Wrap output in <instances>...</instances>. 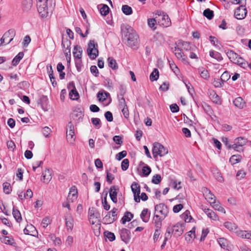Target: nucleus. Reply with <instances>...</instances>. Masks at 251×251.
<instances>
[{"mask_svg": "<svg viewBox=\"0 0 251 251\" xmlns=\"http://www.w3.org/2000/svg\"><path fill=\"white\" fill-rule=\"evenodd\" d=\"M101 5H98V8H100ZM102 7L100 8V11L102 16H106L109 11V8L106 4H102Z\"/></svg>", "mask_w": 251, "mask_h": 251, "instance_id": "e433bc0d", "label": "nucleus"}, {"mask_svg": "<svg viewBox=\"0 0 251 251\" xmlns=\"http://www.w3.org/2000/svg\"><path fill=\"white\" fill-rule=\"evenodd\" d=\"M24 53L23 52H20L13 59L12 64L13 66H16L17 65L20 60L23 58Z\"/></svg>", "mask_w": 251, "mask_h": 251, "instance_id": "c756f323", "label": "nucleus"}, {"mask_svg": "<svg viewBox=\"0 0 251 251\" xmlns=\"http://www.w3.org/2000/svg\"><path fill=\"white\" fill-rule=\"evenodd\" d=\"M154 223L161 225L162 222L167 217L169 213V208L165 204L161 203L154 206Z\"/></svg>", "mask_w": 251, "mask_h": 251, "instance_id": "f03ea898", "label": "nucleus"}, {"mask_svg": "<svg viewBox=\"0 0 251 251\" xmlns=\"http://www.w3.org/2000/svg\"><path fill=\"white\" fill-rule=\"evenodd\" d=\"M42 176L44 182L47 183H49L52 178L51 171L49 169H46L45 171L43 172Z\"/></svg>", "mask_w": 251, "mask_h": 251, "instance_id": "b1692460", "label": "nucleus"}, {"mask_svg": "<svg viewBox=\"0 0 251 251\" xmlns=\"http://www.w3.org/2000/svg\"><path fill=\"white\" fill-rule=\"evenodd\" d=\"M129 166V160L128 159H124L121 163V168L123 171H126Z\"/></svg>", "mask_w": 251, "mask_h": 251, "instance_id": "69168bd1", "label": "nucleus"}, {"mask_svg": "<svg viewBox=\"0 0 251 251\" xmlns=\"http://www.w3.org/2000/svg\"><path fill=\"white\" fill-rule=\"evenodd\" d=\"M154 225H155V232L153 235V240H154V242H155L158 240V238H159V236L160 235V229L162 225H159V224L157 225L156 224H154Z\"/></svg>", "mask_w": 251, "mask_h": 251, "instance_id": "58836bf2", "label": "nucleus"}, {"mask_svg": "<svg viewBox=\"0 0 251 251\" xmlns=\"http://www.w3.org/2000/svg\"><path fill=\"white\" fill-rule=\"evenodd\" d=\"M240 160L239 155H233L230 158L229 162L231 164L234 165L239 162Z\"/></svg>", "mask_w": 251, "mask_h": 251, "instance_id": "052dcab7", "label": "nucleus"}, {"mask_svg": "<svg viewBox=\"0 0 251 251\" xmlns=\"http://www.w3.org/2000/svg\"><path fill=\"white\" fill-rule=\"evenodd\" d=\"M203 210L204 212L207 215V216L210 219L213 220H216L217 219V215L212 210L205 208L203 209Z\"/></svg>", "mask_w": 251, "mask_h": 251, "instance_id": "a878e982", "label": "nucleus"}, {"mask_svg": "<svg viewBox=\"0 0 251 251\" xmlns=\"http://www.w3.org/2000/svg\"><path fill=\"white\" fill-rule=\"evenodd\" d=\"M226 54L228 57L229 58V59L231 61L233 60L234 62L236 61V60L239 56V55L237 53H236V52L231 50H228L226 52Z\"/></svg>", "mask_w": 251, "mask_h": 251, "instance_id": "cd10ccee", "label": "nucleus"}, {"mask_svg": "<svg viewBox=\"0 0 251 251\" xmlns=\"http://www.w3.org/2000/svg\"><path fill=\"white\" fill-rule=\"evenodd\" d=\"M131 191L134 195V200L136 202H140V186L133 182L131 185Z\"/></svg>", "mask_w": 251, "mask_h": 251, "instance_id": "9d476101", "label": "nucleus"}, {"mask_svg": "<svg viewBox=\"0 0 251 251\" xmlns=\"http://www.w3.org/2000/svg\"><path fill=\"white\" fill-rule=\"evenodd\" d=\"M210 202L213 204V207L214 208L215 210H218L224 213H226L225 209L220 205L218 201H210Z\"/></svg>", "mask_w": 251, "mask_h": 251, "instance_id": "37998d69", "label": "nucleus"}, {"mask_svg": "<svg viewBox=\"0 0 251 251\" xmlns=\"http://www.w3.org/2000/svg\"><path fill=\"white\" fill-rule=\"evenodd\" d=\"M230 77V75H229V73L227 71H225L221 76L220 80L222 82V83L224 84V82L227 81Z\"/></svg>", "mask_w": 251, "mask_h": 251, "instance_id": "864d4df0", "label": "nucleus"}, {"mask_svg": "<svg viewBox=\"0 0 251 251\" xmlns=\"http://www.w3.org/2000/svg\"><path fill=\"white\" fill-rule=\"evenodd\" d=\"M184 227V223H178L176 225L171 226L172 232L176 237L180 236L183 233Z\"/></svg>", "mask_w": 251, "mask_h": 251, "instance_id": "1a4fd4ad", "label": "nucleus"}, {"mask_svg": "<svg viewBox=\"0 0 251 251\" xmlns=\"http://www.w3.org/2000/svg\"><path fill=\"white\" fill-rule=\"evenodd\" d=\"M16 35V31L14 29H9L3 35L4 38L7 41L5 44H9L14 39Z\"/></svg>", "mask_w": 251, "mask_h": 251, "instance_id": "ddd939ff", "label": "nucleus"}, {"mask_svg": "<svg viewBox=\"0 0 251 251\" xmlns=\"http://www.w3.org/2000/svg\"><path fill=\"white\" fill-rule=\"evenodd\" d=\"M127 152L126 151H123L120 152H119L116 155V159L118 160H121L123 158L126 156Z\"/></svg>", "mask_w": 251, "mask_h": 251, "instance_id": "338daca9", "label": "nucleus"}, {"mask_svg": "<svg viewBox=\"0 0 251 251\" xmlns=\"http://www.w3.org/2000/svg\"><path fill=\"white\" fill-rule=\"evenodd\" d=\"M83 116V113L81 111H74L71 115V117L74 120H77Z\"/></svg>", "mask_w": 251, "mask_h": 251, "instance_id": "c03bdc74", "label": "nucleus"}, {"mask_svg": "<svg viewBox=\"0 0 251 251\" xmlns=\"http://www.w3.org/2000/svg\"><path fill=\"white\" fill-rule=\"evenodd\" d=\"M88 214L90 223L92 225L99 222V220L100 218V214L95 208L92 207L89 208Z\"/></svg>", "mask_w": 251, "mask_h": 251, "instance_id": "6e6552de", "label": "nucleus"}, {"mask_svg": "<svg viewBox=\"0 0 251 251\" xmlns=\"http://www.w3.org/2000/svg\"><path fill=\"white\" fill-rule=\"evenodd\" d=\"M52 0H37V7L38 11L42 18H46L48 16L49 7H51V3L49 6V2Z\"/></svg>", "mask_w": 251, "mask_h": 251, "instance_id": "7ed1b4c3", "label": "nucleus"}, {"mask_svg": "<svg viewBox=\"0 0 251 251\" xmlns=\"http://www.w3.org/2000/svg\"><path fill=\"white\" fill-rule=\"evenodd\" d=\"M3 192L6 194H9L10 193L11 191V187L10 186V184L8 182H4L3 183Z\"/></svg>", "mask_w": 251, "mask_h": 251, "instance_id": "4d7b16f0", "label": "nucleus"}, {"mask_svg": "<svg viewBox=\"0 0 251 251\" xmlns=\"http://www.w3.org/2000/svg\"><path fill=\"white\" fill-rule=\"evenodd\" d=\"M161 181V176L159 174H156L152 176L151 182L153 184H158Z\"/></svg>", "mask_w": 251, "mask_h": 251, "instance_id": "680f3d73", "label": "nucleus"}, {"mask_svg": "<svg viewBox=\"0 0 251 251\" xmlns=\"http://www.w3.org/2000/svg\"><path fill=\"white\" fill-rule=\"evenodd\" d=\"M25 234L29 235L36 237L38 235V232L36 228L32 225L27 226L24 229Z\"/></svg>", "mask_w": 251, "mask_h": 251, "instance_id": "4468645a", "label": "nucleus"}, {"mask_svg": "<svg viewBox=\"0 0 251 251\" xmlns=\"http://www.w3.org/2000/svg\"><path fill=\"white\" fill-rule=\"evenodd\" d=\"M77 190L75 187H72L70 188V192L68 196L67 200L70 201L71 199V202L77 198Z\"/></svg>", "mask_w": 251, "mask_h": 251, "instance_id": "412c9836", "label": "nucleus"}, {"mask_svg": "<svg viewBox=\"0 0 251 251\" xmlns=\"http://www.w3.org/2000/svg\"><path fill=\"white\" fill-rule=\"evenodd\" d=\"M152 152L153 157L155 158L158 155L164 156L168 153V150L159 143L155 142L153 145Z\"/></svg>", "mask_w": 251, "mask_h": 251, "instance_id": "20e7f679", "label": "nucleus"}, {"mask_svg": "<svg viewBox=\"0 0 251 251\" xmlns=\"http://www.w3.org/2000/svg\"><path fill=\"white\" fill-rule=\"evenodd\" d=\"M91 122L93 125H94L96 128L99 129L100 128L101 125L100 120L99 118H92L91 119Z\"/></svg>", "mask_w": 251, "mask_h": 251, "instance_id": "3c124183", "label": "nucleus"}, {"mask_svg": "<svg viewBox=\"0 0 251 251\" xmlns=\"http://www.w3.org/2000/svg\"><path fill=\"white\" fill-rule=\"evenodd\" d=\"M12 214L13 217H14V218L18 223H20L22 221V218L21 216V213L19 210L15 208V207H13Z\"/></svg>", "mask_w": 251, "mask_h": 251, "instance_id": "2f4dec72", "label": "nucleus"}, {"mask_svg": "<svg viewBox=\"0 0 251 251\" xmlns=\"http://www.w3.org/2000/svg\"><path fill=\"white\" fill-rule=\"evenodd\" d=\"M0 241L2 243L5 244H8L13 246H15L16 245V243L15 242L14 239L10 238L8 236H2L1 237H0Z\"/></svg>", "mask_w": 251, "mask_h": 251, "instance_id": "393cba45", "label": "nucleus"}, {"mask_svg": "<svg viewBox=\"0 0 251 251\" xmlns=\"http://www.w3.org/2000/svg\"><path fill=\"white\" fill-rule=\"evenodd\" d=\"M182 218L184 220L185 222H190L192 217L190 215V212L188 210L185 211L182 214Z\"/></svg>", "mask_w": 251, "mask_h": 251, "instance_id": "bf43d9fd", "label": "nucleus"}, {"mask_svg": "<svg viewBox=\"0 0 251 251\" xmlns=\"http://www.w3.org/2000/svg\"><path fill=\"white\" fill-rule=\"evenodd\" d=\"M224 226L229 231H234L237 227V226L234 223L230 222H226L224 223Z\"/></svg>", "mask_w": 251, "mask_h": 251, "instance_id": "a18cd8bd", "label": "nucleus"}, {"mask_svg": "<svg viewBox=\"0 0 251 251\" xmlns=\"http://www.w3.org/2000/svg\"><path fill=\"white\" fill-rule=\"evenodd\" d=\"M204 195H205V198L206 199L210 201L213 200V201H216L215 196L211 192L209 189L205 188L204 190Z\"/></svg>", "mask_w": 251, "mask_h": 251, "instance_id": "72a5a7b5", "label": "nucleus"}, {"mask_svg": "<svg viewBox=\"0 0 251 251\" xmlns=\"http://www.w3.org/2000/svg\"><path fill=\"white\" fill-rule=\"evenodd\" d=\"M174 51H175V55L177 58H182V60H185V59L183 58V57L185 56V55H184V53L182 52L181 50L179 48L175 47Z\"/></svg>", "mask_w": 251, "mask_h": 251, "instance_id": "8fccbe9b", "label": "nucleus"}, {"mask_svg": "<svg viewBox=\"0 0 251 251\" xmlns=\"http://www.w3.org/2000/svg\"><path fill=\"white\" fill-rule=\"evenodd\" d=\"M133 217V215L130 212L126 211L125 212L124 216L121 219V222L123 224H125L126 222H129L131 218Z\"/></svg>", "mask_w": 251, "mask_h": 251, "instance_id": "c85d7f7f", "label": "nucleus"}, {"mask_svg": "<svg viewBox=\"0 0 251 251\" xmlns=\"http://www.w3.org/2000/svg\"><path fill=\"white\" fill-rule=\"evenodd\" d=\"M82 50L80 46L76 45L74 47L73 54L75 59H81L82 57Z\"/></svg>", "mask_w": 251, "mask_h": 251, "instance_id": "f3484780", "label": "nucleus"}, {"mask_svg": "<svg viewBox=\"0 0 251 251\" xmlns=\"http://www.w3.org/2000/svg\"><path fill=\"white\" fill-rule=\"evenodd\" d=\"M220 246L224 249H227L228 246V242L225 238H220L218 240Z\"/></svg>", "mask_w": 251, "mask_h": 251, "instance_id": "4c0bfd02", "label": "nucleus"}, {"mask_svg": "<svg viewBox=\"0 0 251 251\" xmlns=\"http://www.w3.org/2000/svg\"><path fill=\"white\" fill-rule=\"evenodd\" d=\"M119 101V106L120 108L127 106L123 94H121L120 96H118Z\"/></svg>", "mask_w": 251, "mask_h": 251, "instance_id": "e2e57ef3", "label": "nucleus"}, {"mask_svg": "<svg viewBox=\"0 0 251 251\" xmlns=\"http://www.w3.org/2000/svg\"><path fill=\"white\" fill-rule=\"evenodd\" d=\"M156 17L157 18V23L163 27H168L171 25V20L168 15L161 11H158L156 13Z\"/></svg>", "mask_w": 251, "mask_h": 251, "instance_id": "39448f33", "label": "nucleus"}, {"mask_svg": "<svg viewBox=\"0 0 251 251\" xmlns=\"http://www.w3.org/2000/svg\"><path fill=\"white\" fill-rule=\"evenodd\" d=\"M234 105L240 109L243 108L245 105L246 103L241 97H238L233 100Z\"/></svg>", "mask_w": 251, "mask_h": 251, "instance_id": "4be33fe9", "label": "nucleus"}, {"mask_svg": "<svg viewBox=\"0 0 251 251\" xmlns=\"http://www.w3.org/2000/svg\"><path fill=\"white\" fill-rule=\"evenodd\" d=\"M87 52L89 56L92 59H95L99 54L98 45L94 40H90L88 45Z\"/></svg>", "mask_w": 251, "mask_h": 251, "instance_id": "423d86ee", "label": "nucleus"}, {"mask_svg": "<svg viewBox=\"0 0 251 251\" xmlns=\"http://www.w3.org/2000/svg\"><path fill=\"white\" fill-rule=\"evenodd\" d=\"M173 234L172 231L171 226H168L166 229V232L164 235V240L168 241V240L171 237V234Z\"/></svg>", "mask_w": 251, "mask_h": 251, "instance_id": "13d9d810", "label": "nucleus"}, {"mask_svg": "<svg viewBox=\"0 0 251 251\" xmlns=\"http://www.w3.org/2000/svg\"><path fill=\"white\" fill-rule=\"evenodd\" d=\"M110 211L107 213V214L105 216L103 220L108 224H111L115 222L117 218H112L110 217Z\"/></svg>", "mask_w": 251, "mask_h": 251, "instance_id": "6e6d98bb", "label": "nucleus"}, {"mask_svg": "<svg viewBox=\"0 0 251 251\" xmlns=\"http://www.w3.org/2000/svg\"><path fill=\"white\" fill-rule=\"evenodd\" d=\"M32 6V0H23L22 2V8L24 11L27 12Z\"/></svg>", "mask_w": 251, "mask_h": 251, "instance_id": "6ab92c4d", "label": "nucleus"}, {"mask_svg": "<svg viewBox=\"0 0 251 251\" xmlns=\"http://www.w3.org/2000/svg\"><path fill=\"white\" fill-rule=\"evenodd\" d=\"M247 143V140L242 137L236 138L234 140V144L239 146H243Z\"/></svg>", "mask_w": 251, "mask_h": 251, "instance_id": "ea45409f", "label": "nucleus"}, {"mask_svg": "<svg viewBox=\"0 0 251 251\" xmlns=\"http://www.w3.org/2000/svg\"><path fill=\"white\" fill-rule=\"evenodd\" d=\"M119 232L121 240L126 244H128L130 239V231L126 228H123Z\"/></svg>", "mask_w": 251, "mask_h": 251, "instance_id": "f8f14e48", "label": "nucleus"}, {"mask_svg": "<svg viewBox=\"0 0 251 251\" xmlns=\"http://www.w3.org/2000/svg\"><path fill=\"white\" fill-rule=\"evenodd\" d=\"M212 173L214 176L215 178L220 182H222L224 181V178L221 176V173L217 170H214L212 171Z\"/></svg>", "mask_w": 251, "mask_h": 251, "instance_id": "603ef678", "label": "nucleus"}, {"mask_svg": "<svg viewBox=\"0 0 251 251\" xmlns=\"http://www.w3.org/2000/svg\"><path fill=\"white\" fill-rule=\"evenodd\" d=\"M237 235L242 238L251 239V231L248 232L246 230L237 231Z\"/></svg>", "mask_w": 251, "mask_h": 251, "instance_id": "bb28decb", "label": "nucleus"}, {"mask_svg": "<svg viewBox=\"0 0 251 251\" xmlns=\"http://www.w3.org/2000/svg\"><path fill=\"white\" fill-rule=\"evenodd\" d=\"M210 98L211 100L218 104H221L220 97L214 92H212L210 93Z\"/></svg>", "mask_w": 251, "mask_h": 251, "instance_id": "473e14b6", "label": "nucleus"}, {"mask_svg": "<svg viewBox=\"0 0 251 251\" xmlns=\"http://www.w3.org/2000/svg\"><path fill=\"white\" fill-rule=\"evenodd\" d=\"M66 137L68 142L73 144L75 139V127L72 122H70L66 127Z\"/></svg>", "mask_w": 251, "mask_h": 251, "instance_id": "0eeeda50", "label": "nucleus"}, {"mask_svg": "<svg viewBox=\"0 0 251 251\" xmlns=\"http://www.w3.org/2000/svg\"><path fill=\"white\" fill-rule=\"evenodd\" d=\"M151 171V168L147 165L143 167L142 173L145 176H148L150 174Z\"/></svg>", "mask_w": 251, "mask_h": 251, "instance_id": "0e129e2a", "label": "nucleus"}, {"mask_svg": "<svg viewBox=\"0 0 251 251\" xmlns=\"http://www.w3.org/2000/svg\"><path fill=\"white\" fill-rule=\"evenodd\" d=\"M69 85L72 86L73 87V89L69 93L70 98L73 100H77L79 98V94L75 88L74 82H70L69 83Z\"/></svg>", "mask_w": 251, "mask_h": 251, "instance_id": "2eb2a0df", "label": "nucleus"}, {"mask_svg": "<svg viewBox=\"0 0 251 251\" xmlns=\"http://www.w3.org/2000/svg\"><path fill=\"white\" fill-rule=\"evenodd\" d=\"M104 117L108 122H111L113 121V117L112 113L110 111H106L104 113Z\"/></svg>", "mask_w": 251, "mask_h": 251, "instance_id": "774afa93", "label": "nucleus"}, {"mask_svg": "<svg viewBox=\"0 0 251 251\" xmlns=\"http://www.w3.org/2000/svg\"><path fill=\"white\" fill-rule=\"evenodd\" d=\"M150 215L151 213L149 212L148 209L144 208L140 214V217L144 222L147 223L150 220Z\"/></svg>", "mask_w": 251, "mask_h": 251, "instance_id": "aec40b11", "label": "nucleus"}, {"mask_svg": "<svg viewBox=\"0 0 251 251\" xmlns=\"http://www.w3.org/2000/svg\"><path fill=\"white\" fill-rule=\"evenodd\" d=\"M209 55L211 57L215 58L218 61H221L223 59L221 54L217 51L211 50L209 52Z\"/></svg>", "mask_w": 251, "mask_h": 251, "instance_id": "f704fd0d", "label": "nucleus"}, {"mask_svg": "<svg viewBox=\"0 0 251 251\" xmlns=\"http://www.w3.org/2000/svg\"><path fill=\"white\" fill-rule=\"evenodd\" d=\"M159 77V71L157 69H154L153 72L151 73L150 78L151 81H155Z\"/></svg>", "mask_w": 251, "mask_h": 251, "instance_id": "de8ad7c7", "label": "nucleus"}, {"mask_svg": "<svg viewBox=\"0 0 251 251\" xmlns=\"http://www.w3.org/2000/svg\"><path fill=\"white\" fill-rule=\"evenodd\" d=\"M157 23V18L156 16L154 18L149 19L148 20V25L153 30H155L156 29L155 25Z\"/></svg>", "mask_w": 251, "mask_h": 251, "instance_id": "a19ab883", "label": "nucleus"}, {"mask_svg": "<svg viewBox=\"0 0 251 251\" xmlns=\"http://www.w3.org/2000/svg\"><path fill=\"white\" fill-rule=\"evenodd\" d=\"M104 236L107 238L110 241H113L115 240V236L114 234L110 231H106L104 232Z\"/></svg>", "mask_w": 251, "mask_h": 251, "instance_id": "5fc2aeb1", "label": "nucleus"}, {"mask_svg": "<svg viewBox=\"0 0 251 251\" xmlns=\"http://www.w3.org/2000/svg\"><path fill=\"white\" fill-rule=\"evenodd\" d=\"M247 14V10L243 5L238 7L234 12L235 17L239 20L244 19Z\"/></svg>", "mask_w": 251, "mask_h": 251, "instance_id": "9b49d317", "label": "nucleus"}, {"mask_svg": "<svg viewBox=\"0 0 251 251\" xmlns=\"http://www.w3.org/2000/svg\"><path fill=\"white\" fill-rule=\"evenodd\" d=\"M71 41L67 38H62L61 45L65 49H71Z\"/></svg>", "mask_w": 251, "mask_h": 251, "instance_id": "09e8293b", "label": "nucleus"}, {"mask_svg": "<svg viewBox=\"0 0 251 251\" xmlns=\"http://www.w3.org/2000/svg\"><path fill=\"white\" fill-rule=\"evenodd\" d=\"M199 73L200 74L201 76L205 79H208L210 75L207 70L204 69L203 68H200L198 69Z\"/></svg>", "mask_w": 251, "mask_h": 251, "instance_id": "7c9ffc66", "label": "nucleus"}, {"mask_svg": "<svg viewBox=\"0 0 251 251\" xmlns=\"http://www.w3.org/2000/svg\"><path fill=\"white\" fill-rule=\"evenodd\" d=\"M122 12L126 15H130L132 12V8L128 5H124L122 7Z\"/></svg>", "mask_w": 251, "mask_h": 251, "instance_id": "49530a36", "label": "nucleus"}, {"mask_svg": "<svg viewBox=\"0 0 251 251\" xmlns=\"http://www.w3.org/2000/svg\"><path fill=\"white\" fill-rule=\"evenodd\" d=\"M117 190H118V188H117L115 186H111L110 189L109 196L111 201L114 203L117 202Z\"/></svg>", "mask_w": 251, "mask_h": 251, "instance_id": "dca6fc26", "label": "nucleus"}, {"mask_svg": "<svg viewBox=\"0 0 251 251\" xmlns=\"http://www.w3.org/2000/svg\"><path fill=\"white\" fill-rule=\"evenodd\" d=\"M121 31L124 35L123 40L125 41V44L134 49H137L139 37L133 28L126 25L121 27Z\"/></svg>", "mask_w": 251, "mask_h": 251, "instance_id": "f257e3e1", "label": "nucleus"}, {"mask_svg": "<svg viewBox=\"0 0 251 251\" xmlns=\"http://www.w3.org/2000/svg\"><path fill=\"white\" fill-rule=\"evenodd\" d=\"M178 44L181 46L183 50L187 51L193 50L194 49L196 48L195 46L187 42L180 41L179 42Z\"/></svg>", "mask_w": 251, "mask_h": 251, "instance_id": "a211bd4d", "label": "nucleus"}, {"mask_svg": "<svg viewBox=\"0 0 251 251\" xmlns=\"http://www.w3.org/2000/svg\"><path fill=\"white\" fill-rule=\"evenodd\" d=\"M108 66L113 70H117L118 68V66L116 61L112 57H108L107 59Z\"/></svg>", "mask_w": 251, "mask_h": 251, "instance_id": "c9c22d12", "label": "nucleus"}, {"mask_svg": "<svg viewBox=\"0 0 251 251\" xmlns=\"http://www.w3.org/2000/svg\"><path fill=\"white\" fill-rule=\"evenodd\" d=\"M203 15L208 20H211L214 17V12L209 8H207L203 11Z\"/></svg>", "mask_w": 251, "mask_h": 251, "instance_id": "79ce46f5", "label": "nucleus"}, {"mask_svg": "<svg viewBox=\"0 0 251 251\" xmlns=\"http://www.w3.org/2000/svg\"><path fill=\"white\" fill-rule=\"evenodd\" d=\"M65 224L67 230L72 231L74 227V219L72 216L66 217Z\"/></svg>", "mask_w": 251, "mask_h": 251, "instance_id": "5701e85b", "label": "nucleus"}]
</instances>
